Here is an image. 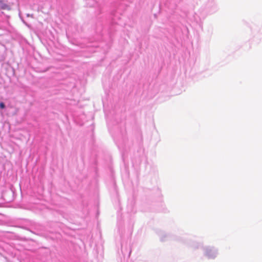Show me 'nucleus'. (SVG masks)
<instances>
[{
	"label": "nucleus",
	"instance_id": "f257e3e1",
	"mask_svg": "<svg viewBox=\"0 0 262 262\" xmlns=\"http://www.w3.org/2000/svg\"><path fill=\"white\" fill-rule=\"evenodd\" d=\"M10 10L11 7L4 0H0V10Z\"/></svg>",
	"mask_w": 262,
	"mask_h": 262
},
{
	"label": "nucleus",
	"instance_id": "f03ea898",
	"mask_svg": "<svg viewBox=\"0 0 262 262\" xmlns=\"http://www.w3.org/2000/svg\"><path fill=\"white\" fill-rule=\"evenodd\" d=\"M5 107V105L4 103L1 102L0 103V108L1 109H4Z\"/></svg>",
	"mask_w": 262,
	"mask_h": 262
}]
</instances>
